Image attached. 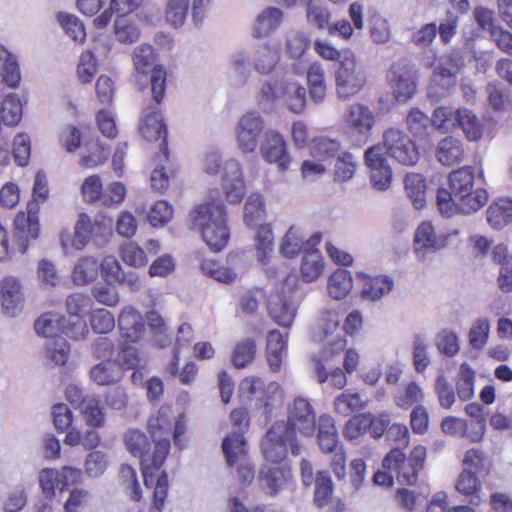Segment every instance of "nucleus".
Wrapping results in <instances>:
<instances>
[{
    "label": "nucleus",
    "mask_w": 512,
    "mask_h": 512,
    "mask_svg": "<svg viewBox=\"0 0 512 512\" xmlns=\"http://www.w3.org/2000/svg\"><path fill=\"white\" fill-rule=\"evenodd\" d=\"M16 246L21 254H24L30 239H36L39 233V223L35 213H19L15 220Z\"/></svg>",
    "instance_id": "20"
},
{
    "label": "nucleus",
    "mask_w": 512,
    "mask_h": 512,
    "mask_svg": "<svg viewBox=\"0 0 512 512\" xmlns=\"http://www.w3.org/2000/svg\"><path fill=\"white\" fill-rule=\"evenodd\" d=\"M222 190L229 203L238 204L246 194L241 165L234 159L227 160L222 169Z\"/></svg>",
    "instance_id": "15"
},
{
    "label": "nucleus",
    "mask_w": 512,
    "mask_h": 512,
    "mask_svg": "<svg viewBox=\"0 0 512 512\" xmlns=\"http://www.w3.org/2000/svg\"><path fill=\"white\" fill-rule=\"evenodd\" d=\"M154 103H150L143 110L142 122L140 125V133L147 141L161 140L160 150L165 161L168 160V151L166 144V125L158 108V104L154 99Z\"/></svg>",
    "instance_id": "11"
},
{
    "label": "nucleus",
    "mask_w": 512,
    "mask_h": 512,
    "mask_svg": "<svg viewBox=\"0 0 512 512\" xmlns=\"http://www.w3.org/2000/svg\"><path fill=\"white\" fill-rule=\"evenodd\" d=\"M90 377L98 385H109L121 380L122 371L115 362L106 360L91 368Z\"/></svg>",
    "instance_id": "36"
},
{
    "label": "nucleus",
    "mask_w": 512,
    "mask_h": 512,
    "mask_svg": "<svg viewBox=\"0 0 512 512\" xmlns=\"http://www.w3.org/2000/svg\"><path fill=\"white\" fill-rule=\"evenodd\" d=\"M132 61L137 81H139L142 76L151 73L150 86L152 99L160 103L166 89V71L163 66L156 64L154 48L148 44L137 46L133 51Z\"/></svg>",
    "instance_id": "5"
},
{
    "label": "nucleus",
    "mask_w": 512,
    "mask_h": 512,
    "mask_svg": "<svg viewBox=\"0 0 512 512\" xmlns=\"http://www.w3.org/2000/svg\"><path fill=\"white\" fill-rule=\"evenodd\" d=\"M475 372L467 363L460 366L456 382V392L460 400L467 401L474 395Z\"/></svg>",
    "instance_id": "54"
},
{
    "label": "nucleus",
    "mask_w": 512,
    "mask_h": 512,
    "mask_svg": "<svg viewBox=\"0 0 512 512\" xmlns=\"http://www.w3.org/2000/svg\"><path fill=\"white\" fill-rule=\"evenodd\" d=\"M490 333V321L485 317L473 321L469 333V345L474 350H482L488 342Z\"/></svg>",
    "instance_id": "49"
},
{
    "label": "nucleus",
    "mask_w": 512,
    "mask_h": 512,
    "mask_svg": "<svg viewBox=\"0 0 512 512\" xmlns=\"http://www.w3.org/2000/svg\"><path fill=\"white\" fill-rule=\"evenodd\" d=\"M57 20L65 33L75 42H83L86 38L85 28L80 20L72 15L65 12H59L57 14Z\"/></svg>",
    "instance_id": "56"
},
{
    "label": "nucleus",
    "mask_w": 512,
    "mask_h": 512,
    "mask_svg": "<svg viewBox=\"0 0 512 512\" xmlns=\"http://www.w3.org/2000/svg\"><path fill=\"white\" fill-rule=\"evenodd\" d=\"M283 97L288 109L293 113L303 111L306 103V89L294 81H284Z\"/></svg>",
    "instance_id": "45"
},
{
    "label": "nucleus",
    "mask_w": 512,
    "mask_h": 512,
    "mask_svg": "<svg viewBox=\"0 0 512 512\" xmlns=\"http://www.w3.org/2000/svg\"><path fill=\"white\" fill-rule=\"evenodd\" d=\"M1 306L4 313L10 317L19 314L23 306L21 286L17 278L6 277L1 282Z\"/></svg>",
    "instance_id": "19"
},
{
    "label": "nucleus",
    "mask_w": 512,
    "mask_h": 512,
    "mask_svg": "<svg viewBox=\"0 0 512 512\" xmlns=\"http://www.w3.org/2000/svg\"><path fill=\"white\" fill-rule=\"evenodd\" d=\"M353 287L352 277L349 271L337 269L328 279V294L335 300L345 298Z\"/></svg>",
    "instance_id": "33"
},
{
    "label": "nucleus",
    "mask_w": 512,
    "mask_h": 512,
    "mask_svg": "<svg viewBox=\"0 0 512 512\" xmlns=\"http://www.w3.org/2000/svg\"><path fill=\"white\" fill-rule=\"evenodd\" d=\"M340 316L334 309L319 311L316 323L311 331V337L316 342L324 341L339 330Z\"/></svg>",
    "instance_id": "22"
},
{
    "label": "nucleus",
    "mask_w": 512,
    "mask_h": 512,
    "mask_svg": "<svg viewBox=\"0 0 512 512\" xmlns=\"http://www.w3.org/2000/svg\"><path fill=\"white\" fill-rule=\"evenodd\" d=\"M118 327L122 336L130 342L137 341L144 332L141 314L129 305L122 308L118 317Z\"/></svg>",
    "instance_id": "21"
},
{
    "label": "nucleus",
    "mask_w": 512,
    "mask_h": 512,
    "mask_svg": "<svg viewBox=\"0 0 512 512\" xmlns=\"http://www.w3.org/2000/svg\"><path fill=\"white\" fill-rule=\"evenodd\" d=\"M251 62L248 54L236 51L231 56L230 79L235 85H244L251 76Z\"/></svg>",
    "instance_id": "34"
},
{
    "label": "nucleus",
    "mask_w": 512,
    "mask_h": 512,
    "mask_svg": "<svg viewBox=\"0 0 512 512\" xmlns=\"http://www.w3.org/2000/svg\"><path fill=\"white\" fill-rule=\"evenodd\" d=\"M285 348V336L276 329L271 330L267 334L266 358L272 372L280 370Z\"/></svg>",
    "instance_id": "28"
},
{
    "label": "nucleus",
    "mask_w": 512,
    "mask_h": 512,
    "mask_svg": "<svg viewBox=\"0 0 512 512\" xmlns=\"http://www.w3.org/2000/svg\"><path fill=\"white\" fill-rule=\"evenodd\" d=\"M91 295L99 304L107 307H116L120 302L117 289L107 283H96L91 288Z\"/></svg>",
    "instance_id": "61"
},
{
    "label": "nucleus",
    "mask_w": 512,
    "mask_h": 512,
    "mask_svg": "<svg viewBox=\"0 0 512 512\" xmlns=\"http://www.w3.org/2000/svg\"><path fill=\"white\" fill-rule=\"evenodd\" d=\"M267 309L270 318L276 324L289 328L296 316L298 304L290 293L287 294L282 289L280 292L270 295Z\"/></svg>",
    "instance_id": "17"
},
{
    "label": "nucleus",
    "mask_w": 512,
    "mask_h": 512,
    "mask_svg": "<svg viewBox=\"0 0 512 512\" xmlns=\"http://www.w3.org/2000/svg\"><path fill=\"white\" fill-rule=\"evenodd\" d=\"M63 316L58 313L46 312L36 319L34 329L37 335L55 338L62 332Z\"/></svg>",
    "instance_id": "41"
},
{
    "label": "nucleus",
    "mask_w": 512,
    "mask_h": 512,
    "mask_svg": "<svg viewBox=\"0 0 512 512\" xmlns=\"http://www.w3.org/2000/svg\"><path fill=\"white\" fill-rule=\"evenodd\" d=\"M463 59L459 51L453 50L440 57L432 75V81L443 88L455 84L456 74L463 66Z\"/></svg>",
    "instance_id": "18"
},
{
    "label": "nucleus",
    "mask_w": 512,
    "mask_h": 512,
    "mask_svg": "<svg viewBox=\"0 0 512 512\" xmlns=\"http://www.w3.org/2000/svg\"><path fill=\"white\" fill-rule=\"evenodd\" d=\"M313 368L319 383L329 381L332 387L342 389L347 384V378L345 372L339 368L333 370L330 374H327L321 359L313 358Z\"/></svg>",
    "instance_id": "55"
},
{
    "label": "nucleus",
    "mask_w": 512,
    "mask_h": 512,
    "mask_svg": "<svg viewBox=\"0 0 512 512\" xmlns=\"http://www.w3.org/2000/svg\"><path fill=\"white\" fill-rule=\"evenodd\" d=\"M285 424L295 433L311 437L315 432L316 414L308 399L296 397L287 408Z\"/></svg>",
    "instance_id": "10"
},
{
    "label": "nucleus",
    "mask_w": 512,
    "mask_h": 512,
    "mask_svg": "<svg viewBox=\"0 0 512 512\" xmlns=\"http://www.w3.org/2000/svg\"><path fill=\"white\" fill-rule=\"evenodd\" d=\"M174 417L171 408L161 407L156 416L150 417L148 428L153 438L162 439V435H169L173 426Z\"/></svg>",
    "instance_id": "44"
},
{
    "label": "nucleus",
    "mask_w": 512,
    "mask_h": 512,
    "mask_svg": "<svg viewBox=\"0 0 512 512\" xmlns=\"http://www.w3.org/2000/svg\"><path fill=\"white\" fill-rule=\"evenodd\" d=\"M367 77L364 68L351 51L344 52L335 71V92L338 99L347 101L365 87Z\"/></svg>",
    "instance_id": "4"
},
{
    "label": "nucleus",
    "mask_w": 512,
    "mask_h": 512,
    "mask_svg": "<svg viewBox=\"0 0 512 512\" xmlns=\"http://www.w3.org/2000/svg\"><path fill=\"white\" fill-rule=\"evenodd\" d=\"M347 124L356 133L367 135L375 124L374 113L368 106L354 103L348 108Z\"/></svg>",
    "instance_id": "23"
},
{
    "label": "nucleus",
    "mask_w": 512,
    "mask_h": 512,
    "mask_svg": "<svg viewBox=\"0 0 512 512\" xmlns=\"http://www.w3.org/2000/svg\"><path fill=\"white\" fill-rule=\"evenodd\" d=\"M289 477L290 471L282 467H268L260 471L262 485L270 494L281 490Z\"/></svg>",
    "instance_id": "40"
},
{
    "label": "nucleus",
    "mask_w": 512,
    "mask_h": 512,
    "mask_svg": "<svg viewBox=\"0 0 512 512\" xmlns=\"http://www.w3.org/2000/svg\"><path fill=\"white\" fill-rule=\"evenodd\" d=\"M154 441V451L149 454L150 441L144 432L139 429H129L124 435L126 449L133 456L141 459V472L146 487L152 485L155 472L161 468L170 450L168 439L154 438Z\"/></svg>",
    "instance_id": "2"
},
{
    "label": "nucleus",
    "mask_w": 512,
    "mask_h": 512,
    "mask_svg": "<svg viewBox=\"0 0 512 512\" xmlns=\"http://www.w3.org/2000/svg\"><path fill=\"white\" fill-rule=\"evenodd\" d=\"M404 187L408 197L416 209L426 204V182L421 174L410 173L404 179Z\"/></svg>",
    "instance_id": "35"
},
{
    "label": "nucleus",
    "mask_w": 512,
    "mask_h": 512,
    "mask_svg": "<svg viewBox=\"0 0 512 512\" xmlns=\"http://www.w3.org/2000/svg\"><path fill=\"white\" fill-rule=\"evenodd\" d=\"M279 60L278 49L269 43H263L258 45L253 52V69L261 75H268L275 69Z\"/></svg>",
    "instance_id": "24"
},
{
    "label": "nucleus",
    "mask_w": 512,
    "mask_h": 512,
    "mask_svg": "<svg viewBox=\"0 0 512 512\" xmlns=\"http://www.w3.org/2000/svg\"><path fill=\"white\" fill-rule=\"evenodd\" d=\"M114 34L120 43L132 44L140 38L141 32L132 18L121 15L114 22Z\"/></svg>",
    "instance_id": "43"
},
{
    "label": "nucleus",
    "mask_w": 512,
    "mask_h": 512,
    "mask_svg": "<svg viewBox=\"0 0 512 512\" xmlns=\"http://www.w3.org/2000/svg\"><path fill=\"white\" fill-rule=\"evenodd\" d=\"M99 264L96 258L84 256L80 258L73 269L72 280L77 286H84L98 277Z\"/></svg>",
    "instance_id": "30"
},
{
    "label": "nucleus",
    "mask_w": 512,
    "mask_h": 512,
    "mask_svg": "<svg viewBox=\"0 0 512 512\" xmlns=\"http://www.w3.org/2000/svg\"><path fill=\"white\" fill-rule=\"evenodd\" d=\"M262 158L268 163L277 164L278 169L285 171L290 166V157L287 152L283 136L276 130H267L260 144Z\"/></svg>",
    "instance_id": "13"
},
{
    "label": "nucleus",
    "mask_w": 512,
    "mask_h": 512,
    "mask_svg": "<svg viewBox=\"0 0 512 512\" xmlns=\"http://www.w3.org/2000/svg\"><path fill=\"white\" fill-rule=\"evenodd\" d=\"M283 85L284 81H265L256 93L258 106L264 111L271 109L274 103L283 97Z\"/></svg>",
    "instance_id": "42"
},
{
    "label": "nucleus",
    "mask_w": 512,
    "mask_h": 512,
    "mask_svg": "<svg viewBox=\"0 0 512 512\" xmlns=\"http://www.w3.org/2000/svg\"><path fill=\"white\" fill-rule=\"evenodd\" d=\"M204 274L218 282L225 284L233 283L240 274L247 271L248 265L243 256L229 254L225 264H219L213 260L205 259L201 263Z\"/></svg>",
    "instance_id": "12"
},
{
    "label": "nucleus",
    "mask_w": 512,
    "mask_h": 512,
    "mask_svg": "<svg viewBox=\"0 0 512 512\" xmlns=\"http://www.w3.org/2000/svg\"><path fill=\"white\" fill-rule=\"evenodd\" d=\"M265 215L264 202L259 194H251L244 206L243 220L247 226L257 225Z\"/></svg>",
    "instance_id": "57"
},
{
    "label": "nucleus",
    "mask_w": 512,
    "mask_h": 512,
    "mask_svg": "<svg viewBox=\"0 0 512 512\" xmlns=\"http://www.w3.org/2000/svg\"><path fill=\"white\" fill-rule=\"evenodd\" d=\"M102 277L109 285H122L124 270L114 256H106L100 263Z\"/></svg>",
    "instance_id": "58"
},
{
    "label": "nucleus",
    "mask_w": 512,
    "mask_h": 512,
    "mask_svg": "<svg viewBox=\"0 0 512 512\" xmlns=\"http://www.w3.org/2000/svg\"><path fill=\"white\" fill-rule=\"evenodd\" d=\"M474 178V171L470 166H464L449 174V192L460 202V210L465 214L478 211L488 201L485 189H474Z\"/></svg>",
    "instance_id": "3"
},
{
    "label": "nucleus",
    "mask_w": 512,
    "mask_h": 512,
    "mask_svg": "<svg viewBox=\"0 0 512 512\" xmlns=\"http://www.w3.org/2000/svg\"><path fill=\"white\" fill-rule=\"evenodd\" d=\"M310 46L309 36L300 30L287 33L285 51L290 58L299 59Z\"/></svg>",
    "instance_id": "51"
},
{
    "label": "nucleus",
    "mask_w": 512,
    "mask_h": 512,
    "mask_svg": "<svg viewBox=\"0 0 512 512\" xmlns=\"http://www.w3.org/2000/svg\"><path fill=\"white\" fill-rule=\"evenodd\" d=\"M465 155L462 142L453 137L447 136L439 141L436 148V157L442 165L452 166L463 161Z\"/></svg>",
    "instance_id": "26"
},
{
    "label": "nucleus",
    "mask_w": 512,
    "mask_h": 512,
    "mask_svg": "<svg viewBox=\"0 0 512 512\" xmlns=\"http://www.w3.org/2000/svg\"><path fill=\"white\" fill-rule=\"evenodd\" d=\"M457 127H460L469 141L482 137L483 127L477 116L467 108L458 109Z\"/></svg>",
    "instance_id": "39"
},
{
    "label": "nucleus",
    "mask_w": 512,
    "mask_h": 512,
    "mask_svg": "<svg viewBox=\"0 0 512 512\" xmlns=\"http://www.w3.org/2000/svg\"><path fill=\"white\" fill-rule=\"evenodd\" d=\"M382 466L388 471L394 472L399 482L406 483L408 485L413 484L409 483L401 476L402 472L411 473V470L409 469V462L406 461V457L402 449H392L384 458Z\"/></svg>",
    "instance_id": "46"
},
{
    "label": "nucleus",
    "mask_w": 512,
    "mask_h": 512,
    "mask_svg": "<svg viewBox=\"0 0 512 512\" xmlns=\"http://www.w3.org/2000/svg\"><path fill=\"white\" fill-rule=\"evenodd\" d=\"M458 109L449 106L436 108L431 117L432 126L444 133L451 132L457 127Z\"/></svg>",
    "instance_id": "47"
},
{
    "label": "nucleus",
    "mask_w": 512,
    "mask_h": 512,
    "mask_svg": "<svg viewBox=\"0 0 512 512\" xmlns=\"http://www.w3.org/2000/svg\"><path fill=\"white\" fill-rule=\"evenodd\" d=\"M459 235L458 229L438 232L431 222L424 221L419 224L414 234V252L419 259L425 260L427 255L452 245Z\"/></svg>",
    "instance_id": "7"
},
{
    "label": "nucleus",
    "mask_w": 512,
    "mask_h": 512,
    "mask_svg": "<svg viewBox=\"0 0 512 512\" xmlns=\"http://www.w3.org/2000/svg\"><path fill=\"white\" fill-rule=\"evenodd\" d=\"M90 324L95 333L106 334L114 329L115 318L110 311L99 308L91 312Z\"/></svg>",
    "instance_id": "62"
},
{
    "label": "nucleus",
    "mask_w": 512,
    "mask_h": 512,
    "mask_svg": "<svg viewBox=\"0 0 512 512\" xmlns=\"http://www.w3.org/2000/svg\"><path fill=\"white\" fill-rule=\"evenodd\" d=\"M393 288V281L388 276L379 275L371 278L364 285L362 295L372 301L379 300Z\"/></svg>",
    "instance_id": "52"
},
{
    "label": "nucleus",
    "mask_w": 512,
    "mask_h": 512,
    "mask_svg": "<svg viewBox=\"0 0 512 512\" xmlns=\"http://www.w3.org/2000/svg\"><path fill=\"white\" fill-rule=\"evenodd\" d=\"M120 257L125 264L134 268L143 267L147 264L145 251L133 241L120 247Z\"/></svg>",
    "instance_id": "59"
},
{
    "label": "nucleus",
    "mask_w": 512,
    "mask_h": 512,
    "mask_svg": "<svg viewBox=\"0 0 512 512\" xmlns=\"http://www.w3.org/2000/svg\"><path fill=\"white\" fill-rule=\"evenodd\" d=\"M309 95L315 103H321L326 96L325 72L319 62L312 63L307 70Z\"/></svg>",
    "instance_id": "31"
},
{
    "label": "nucleus",
    "mask_w": 512,
    "mask_h": 512,
    "mask_svg": "<svg viewBox=\"0 0 512 512\" xmlns=\"http://www.w3.org/2000/svg\"><path fill=\"white\" fill-rule=\"evenodd\" d=\"M382 150L402 165L411 166L418 162L419 152L414 142L401 130L389 128L382 136Z\"/></svg>",
    "instance_id": "8"
},
{
    "label": "nucleus",
    "mask_w": 512,
    "mask_h": 512,
    "mask_svg": "<svg viewBox=\"0 0 512 512\" xmlns=\"http://www.w3.org/2000/svg\"><path fill=\"white\" fill-rule=\"evenodd\" d=\"M364 156L373 187L379 191L386 190L391 183L392 170L383 156L380 144L367 149Z\"/></svg>",
    "instance_id": "16"
},
{
    "label": "nucleus",
    "mask_w": 512,
    "mask_h": 512,
    "mask_svg": "<svg viewBox=\"0 0 512 512\" xmlns=\"http://www.w3.org/2000/svg\"><path fill=\"white\" fill-rule=\"evenodd\" d=\"M264 128L265 120L258 112L248 111L243 114L235 130L238 148L244 153L254 152Z\"/></svg>",
    "instance_id": "9"
},
{
    "label": "nucleus",
    "mask_w": 512,
    "mask_h": 512,
    "mask_svg": "<svg viewBox=\"0 0 512 512\" xmlns=\"http://www.w3.org/2000/svg\"><path fill=\"white\" fill-rule=\"evenodd\" d=\"M317 439L322 452L333 453L338 450V432L331 416L319 417Z\"/></svg>",
    "instance_id": "27"
},
{
    "label": "nucleus",
    "mask_w": 512,
    "mask_h": 512,
    "mask_svg": "<svg viewBox=\"0 0 512 512\" xmlns=\"http://www.w3.org/2000/svg\"><path fill=\"white\" fill-rule=\"evenodd\" d=\"M257 344L252 338H244L239 340L232 351L231 362L232 364L240 369L251 364L256 355Z\"/></svg>",
    "instance_id": "37"
},
{
    "label": "nucleus",
    "mask_w": 512,
    "mask_h": 512,
    "mask_svg": "<svg viewBox=\"0 0 512 512\" xmlns=\"http://www.w3.org/2000/svg\"><path fill=\"white\" fill-rule=\"evenodd\" d=\"M273 233L268 225H261L256 235V250L258 260L262 263L267 262L269 254L273 250Z\"/></svg>",
    "instance_id": "63"
},
{
    "label": "nucleus",
    "mask_w": 512,
    "mask_h": 512,
    "mask_svg": "<svg viewBox=\"0 0 512 512\" xmlns=\"http://www.w3.org/2000/svg\"><path fill=\"white\" fill-rule=\"evenodd\" d=\"M487 222L494 229H501L512 222V199L500 198L487 211Z\"/></svg>",
    "instance_id": "29"
},
{
    "label": "nucleus",
    "mask_w": 512,
    "mask_h": 512,
    "mask_svg": "<svg viewBox=\"0 0 512 512\" xmlns=\"http://www.w3.org/2000/svg\"><path fill=\"white\" fill-rule=\"evenodd\" d=\"M261 450L264 458L272 463L281 462L288 451L292 455H299L301 447L298 444L294 432L284 421L275 422L267 431L261 442Z\"/></svg>",
    "instance_id": "6"
},
{
    "label": "nucleus",
    "mask_w": 512,
    "mask_h": 512,
    "mask_svg": "<svg viewBox=\"0 0 512 512\" xmlns=\"http://www.w3.org/2000/svg\"><path fill=\"white\" fill-rule=\"evenodd\" d=\"M366 403L367 401L363 400L358 393L345 391L335 398L334 408L339 414L347 416L353 412L363 410Z\"/></svg>",
    "instance_id": "48"
},
{
    "label": "nucleus",
    "mask_w": 512,
    "mask_h": 512,
    "mask_svg": "<svg viewBox=\"0 0 512 512\" xmlns=\"http://www.w3.org/2000/svg\"><path fill=\"white\" fill-rule=\"evenodd\" d=\"M225 206L221 202H206L189 213L191 229L199 230L203 240L215 252L223 249L229 239Z\"/></svg>",
    "instance_id": "1"
},
{
    "label": "nucleus",
    "mask_w": 512,
    "mask_h": 512,
    "mask_svg": "<svg viewBox=\"0 0 512 512\" xmlns=\"http://www.w3.org/2000/svg\"><path fill=\"white\" fill-rule=\"evenodd\" d=\"M189 0H168L165 17L166 20L174 27H181L188 13Z\"/></svg>",
    "instance_id": "60"
},
{
    "label": "nucleus",
    "mask_w": 512,
    "mask_h": 512,
    "mask_svg": "<svg viewBox=\"0 0 512 512\" xmlns=\"http://www.w3.org/2000/svg\"><path fill=\"white\" fill-rule=\"evenodd\" d=\"M324 263L321 253L316 249L305 252L301 263V275L304 281L313 282L323 272Z\"/></svg>",
    "instance_id": "38"
},
{
    "label": "nucleus",
    "mask_w": 512,
    "mask_h": 512,
    "mask_svg": "<svg viewBox=\"0 0 512 512\" xmlns=\"http://www.w3.org/2000/svg\"><path fill=\"white\" fill-rule=\"evenodd\" d=\"M415 78V71L409 64L397 62L391 66L388 82L398 101H406L415 93Z\"/></svg>",
    "instance_id": "14"
},
{
    "label": "nucleus",
    "mask_w": 512,
    "mask_h": 512,
    "mask_svg": "<svg viewBox=\"0 0 512 512\" xmlns=\"http://www.w3.org/2000/svg\"><path fill=\"white\" fill-rule=\"evenodd\" d=\"M314 503L318 507L326 506L333 494V482L327 471H318L315 476Z\"/></svg>",
    "instance_id": "50"
},
{
    "label": "nucleus",
    "mask_w": 512,
    "mask_h": 512,
    "mask_svg": "<svg viewBox=\"0 0 512 512\" xmlns=\"http://www.w3.org/2000/svg\"><path fill=\"white\" fill-rule=\"evenodd\" d=\"M222 450L229 466L240 462L246 454V442L241 432L226 436L222 442Z\"/></svg>",
    "instance_id": "32"
},
{
    "label": "nucleus",
    "mask_w": 512,
    "mask_h": 512,
    "mask_svg": "<svg viewBox=\"0 0 512 512\" xmlns=\"http://www.w3.org/2000/svg\"><path fill=\"white\" fill-rule=\"evenodd\" d=\"M80 410L88 426L99 428L104 425L105 416L103 409L100 407L99 400L96 397L86 395V399L82 401Z\"/></svg>",
    "instance_id": "53"
},
{
    "label": "nucleus",
    "mask_w": 512,
    "mask_h": 512,
    "mask_svg": "<svg viewBox=\"0 0 512 512\" xmlns=\"http://www.w3.org/2000/svg\"><path fill=\"white\" fill-rule=\"evenodd\" d=\"M304 239L298 229L291 227L285 234L280 252L287 258L295 257L303 248Z\"/></svg>",
    "instance_id": "64"
},
{
    "label": "nucleus",
    "mask_w": 512,
    "mask_h": 512,
    "mask_svg": "<svg viewBox=\"0 0 512 512\" xmlns=\"http://www.w3.org/2000/svg\"><path fill=\"white\" fill-rule=\"evenodd\" d=\"M283 12L277 7H267L256 17L253 35L257 38L268 37L281 25Z\"/></svg>",
    "instance_id": "25"
}]
</instances>
